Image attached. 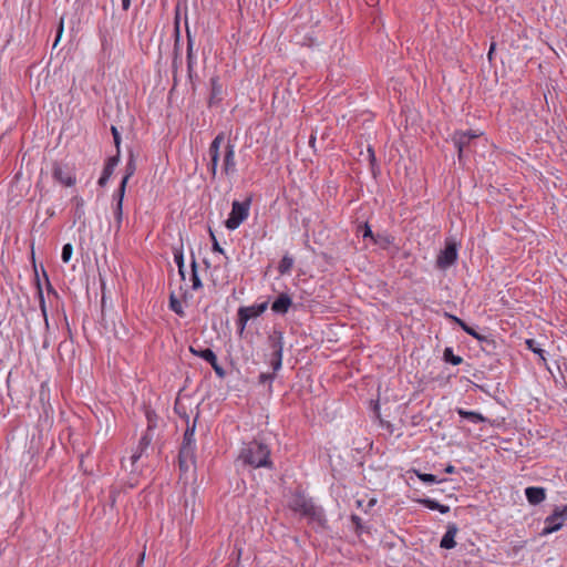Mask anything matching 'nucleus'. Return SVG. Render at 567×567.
Wrapping results in <instances>:
<instances>
[{"mask_svg": "<svg viewBox=\"0 0 567 567\" xmlns=\"http://www.w3.org/2000/svg\"><path fill=\"white\" fill-rule=\"evenodd\" d=\"M135 171H136V163H135V159H134V155L131 152L130 158H128V161L126 163L125 174H124V176H123L118 187H123L124 186V190H125L126 189V184H127L130 177L133 176Z\"/></svg>", "mask_w": 567, "mask_h": 567, "instance_id": "5701e85b", "label": "nucleus"}, {"mask_svg": "<svg viewBox=\"0 0 567 567\" xmlns=\"http://www.w3.org/2000/svg\"><path fill=\"white\" fill-rule=\"evenodd\" d=\"M146 417H147V430L146 431H148V433H151L153 427H155V425H156L155 424L156 414L154 412L147 411Z\"/></svg>", "mask_w": 567, "mask_h": 567, "instance_id": "3c124183", "label": "nucleus"}, {"mask_svg": "<svg viewBox=\"0 0 567 567\" xmlns=\"http://www.w3.org/2000/svg\"><path fill=\"white\" fill-rule=\"evenodd\" d=\"M189 351L195 357H198L208 363H210L212 361H215V358L217 357L210 348H200V347L196 348L194 346H190Z\"/></svg>", "mask_w": 567, "mask_h": 567, "instance_id": "aec40b11", "label": "nucleus"}, {"mask_svg": "<svg viewBox=\"0 0 567 567\" xmlns=\"http://www.w3.org/2000/svg\"><path fill=\"white\" fill-rule=\"evenodd\" d=\"M169 308L178 316L184 315L181 301L173 293L169 297Z\"/></svg>", "mask_w": 567, "mask_h": 567, "instance_id": "c9c22d12", "label": "nucleus"}, {"mask_svg": "<svg viewBox=\"0 0 567 567\" xmlns=\"http://www.w3.org/2000/svg\"><path fill=\"white\" fill-rule=\"evenodd\" d=\"M239 458L244 464L254 468H274V463L270 458V449L266 443L259 440H252L244 444L239 454Z\"/></svg>", "mask_w": 567, "mask_h": 567, "instance_id": "f257e3e1", "label": "nucleus"}, {"mask_svg": "<svg viewBox=\"0 0 567 567\" xmlns=\"http://www.w3.org/2000/svg\"><path fill=\"white\" fill-rule=\"evenodd\" d=\"M292 266H293V258L288 255H285L279 262L278 271L281 275L288 274V272H290Z\"/></svg>", "mask_w": 567, "mask_h": 567, "instance_id": "2f4dec72", "label": "nucleus"}, {"mask_svg": "<svg viewBox=\"0 0 567 567\" xmlns=\"http://www.w3.org/2000/svg\"><path fill=\"white\" fill-rule=\"evenodd\" d=\"M436 511H439L441 514H446L450 512V506L439 503V508Z\"/></svg>", "mask_w": 567, "mask_h": 567, "instance_id": "bf43d9fd", "label": "nucleus"}, {"mask_svg": "<svg viewBox=\"0 0 567 567\" xmlns=\"http://www.w3.org/2000/svg\"><path fill=\"white\" fill-rule=\"evenodd\" d=\"M466 333L470 334L471 337L477 339L482 344H486V346H494L495 342L494 340L489 339L488 337L486 336H483L481 333H478L474 328H472L471 326L468 327V329L466 330Z\"/></svg>", "mask_w": 567, "mask_h": 567, "instance_id": "473e14b6", "label": "nucleus"}, {"mask_svg": "<svg viewBox=\"0 0 567 567\" xmlns=\"http://www.w3.org/2000/svg\"><path fill=\"white\" fill-rule=\"evenodd\" d=\"M444 317L456 323L464 332H466L470 327L464 320L449 312H444Z\"/></svg>", "mask_w": 567, "mask_h": 567, "instance_id": "4c0bfd02", "label": "nucleus"}, {"mask_svg": "<svg viewBox=\"0 0 567 567\" xmlns=\"http://www.w3.org/2000/svg\"><path fill=\"white\" fill-rule=\"evenodd\" d=\"M412 472L419 477V480L421 482H423L426 485L440 484V483H444V482L449 481L445 477L444 478H439L434 474L422 473L420 470H415V468H413Z\"/></svg>", "mask_w": 567, "mask_h": 567, "instance_id": "4be33fe9", "label": "nucleus"}, {"mask_svg": "<svg viewBox=\"0 0 567 567\" xmlns=\"http://www.w3.org/2000/svg\"><path fill=\"white\" fill-rule=\"evenodd\" d=\"M374 504H375V499H371V501L369 502V506H373Z\"/></svg>", "mask_w": 567, "mask_h": 567, "instance_id": "338daca9", "label": "nucleus"}, {"mask_svg": "<svg viewBox=\"0 0 567 567\" xmlns=\"http://www.w3.org/2000/svg\"><path fill=\"white\" fill-rule=\"evenodd\" d=\"M236 172L235 162V145L230 142L227 143L224 161H223V173L227 176L233 175Z\"/></svg>", "mask_w": 567, "mask_h": 567, "instance_id": "1a4fd4ad", "label": "nucleus"}, {"mask_svg": "<svg viewBox=\"0 0 567 567\" xmlns=\"http://www.w3.org/2000/svg\"><path fill=\"white\" fill-rule=\"evenodd\" d=\"M118 162H120V155L118 154H116L114 156H111L107 159V162H106V164H105V166L103 168L102 175H101V177L99 178V182H97V184L101 187H104L107 184V182H109L110 177L112 176V174L114 172V168L116 167Z\"/></svg>", "mask_w": 567, "mask_h": 567, "instance_id": "f8f14e48", "label": "nucleus"}, {"mask_svg": "<svg viewBox=\"0 0 567 567\" xmlns=\"http://www.w3.org/2000/svg\"><path fill=\"white\" fill-rule=\"evenodd\" d=\"M197 417H198V414L194 419L192 425H189L187 423V427L185 430V433H184V436H183V442H182V445H181V449H179V452H182L184 456L185 455L186 456H192V454H195V450H196L195 430H196V420H197Z\"/></svg>", "mask_w": 567, "mask_h": 567, "instance_id": "0eeeda50", "label": "nucleus"}, {"mask_svg": "<svg viewBox=\"0 0 567 567\" xmlns=\"http://www.w3.org/2000/svg\"><path fill=\"white\" fill-rule=\"evenodd\" d=\"M195 454H192V456H184L182 452L178 453V465L182 472H187L189 470V465L195 464Z\"/></svg>", "mask_w": 567, "mask_h": 567, "instance_id": "c756f323", "label": "nucleus"}, {"mask_svg": "<svg viewBox=\"0 0 567 567\" xmlns=\"http://www.w3.org/2000/svg\"><path fill=\"white\" fill-rule=\"evenodd\" d=\"M111 132H112V135H113L114 144H115V146L117 148V153L116 154L120 155L121 134H120V132H118L116 126H112L111 127Z\"/></svg>", "mask_w": 567, "mask_h": 567, "instance_id": "8fccbe9b", "label": "nucleus"}, {"mask_svg": "<svg viewBox=\"0 0 567 567\" xmlns=\"http://www.w3.org/2000/svg\"><path fill=\"white\" fill-rule=\"evenodd\" d=\"M495 51V43H492L491 47H489V50H488V59L492 60V54L494 53Z\"/></svg>", "mask_w": 567, "mask_h": 567, "instance_id": "69168bd1", "label": "nucleus"}, {"mask_svg": "<svg viewBox=\"0 0 567 567\" xmlns=\"http://www.w3.org/2000/svg\"><path fill=\"white\" fill-rule=\"evenodd\" d=\"M274 378H275V374H271V373H260L259 374V383L260 384L271 383Z\"/></svg>", "mask_w": 567, "mask_h": 567, "instance_id": "5fc2aeb1", "label": "nucleus"}, {"mask_svg": "<svg viewBox=\"0 0 567 567\" xmlns=\"http://www.w3.org/2000/svg\"><path fill=\"white\" fill-rule=\"evenodd\" d=\"M456 524L452 523L447 525L446 532L443 535L440 546L444 549H452L456 546L455 536L457 534Z\"/></svg>", "mask_w": 567, "mask_h": 567, "instance_id": "2eb2a0df", "label": "nucleus"}, {"mask_svg": "<svg viewBox=\"0 0 567 567\" xmlns=\"http://www.w3.org/2000/svg\"><path fill=\"white\" fill-rule=\"evenodd\" d=\"M526 346L529 350H532L534 353H537L543 360H546L544 353L545 351L543 349H540L539 347L536 346V342L535 340L533 339H527L526 340Z\"/></svg>", "mask_w": 567, "mask_h": 567, "instance_id": "37998d69", "label": "nucleus"}, {"mask_svg": "<svg viewBox=\"0 0 567 567\" xmlns=\"http://www.w3.org/2000/svg\"><path fill=\"white\" fill-rule=\"evenodd\" d=\"M351 522L354 525V532L357 535H361L365 530V527L362 524V519L358 515L352 514Z\"/></svg>", "mask_w": 567, "mask_h": 567, "instance_id": "a19ab883", "label": "nucleus"}, {"mask_svg": "<svg viewBox=\"0 0 567 567\" xmlns=\"http://www.w3.org/2000/svg\"><path fill=\"white\" fill-rule=\"evenodd\" d=\"M186 34H187V53H186V61H187V72L188 78L190 82H193V65H194V53H193V47H194V39L190 34V31L188 27H186Z\"/></svg>", "mask_w": 567, "mask_h": 567, "instance_id": "a211bd4d", "label": "nucleus"}, {"mask_svg": "<svg viewBox=\"0 0 567 567\" xmlns=\"http://www.w3.org/2000/svg\"><path fill=\"white\" fill-rule=\"evenodd\" d=\"M175 59L177 58V50H178V42H179V38H181V33H179V22H178V19L176 18V21H175Z\"/></svg>", "mask_w": 567, "mask_h": 567, "instance_id": "864d4df0", "label": "nucleus"}, {"mask_svg": "<svg viewBox=\"0 0 567 567\" xmlns=\"http://www.w3.org/2000/svg\"><path fill=\"white\" fill-rule=\"evenodd\" d=\"M478 136L480 133L473 130L454 132V134L452 135V142L454 146L457 148L460 161H462L464 151L470 145L471 141Z\"/></svg>", "mask_w": 567, "mask_h": 567, "instance_id": "423d86ee", "label": "nucleus"}, {"mask_svg": "<svg viewBox=\"0 0 567 567\" xmlns=\"http://www.w3.org/2000/svg\"><path fill=\"white\" fill-rule=\"evenodd\" d=\"M53 177L65 186H72L75 183V176L68 168L60 165H54Z\"/></svg>", "mask_w": 567, "mask_h": 567, "instance_id": "4468645a", "label": "nucleus"}, {"mask_svg": "<svg viewBox=\"0 0 567 567\" xmlns=\"http://www.w3.org/2000/svg\"><path fill=\"white\" fill-rule=\"evenodd\" d=\"M268 343L272 351L284 350V333L280 330L275 329L268 336Z\"/></svg>", "mask_w": 567, "mask_h": 567, "instance_id": "412c9836", "label": "nucleus"}, {"mask_svg": "<svg viewBox=\"0 0 567 567\" xmlns=\"http://www.w3.org/2000/svg\"><path fill=\"white\" fill-rule=\"evenodd\" d=\"M525 496L530 505H538L546 498V489L539 486L525 488Z\"/></svg>", "mask_w": 567, "mask_h": 567, "instance_id": "ddd939ff", "label": "nucleus"}, {"mask_svg": "<svg viewBox=\"0 0 567 567\" xmlns=\"http://www.w3.org/2000/svg\"><path fill=\"white\" fill-rule=\"evenodd\" d=\"M457 256V243L453 239H446L444 248L437 255L436 267L441 270L450 268L456 262Z\"/></svg>", "mask_w": 567, "mask_h": 567, "instance_id": "20e7f679", "label": "nucleus"}, {"mask_svg": "<svg viewBox=\"0 0 567 567\" xmlns=\"http://www.w3.org/2000/svg\"><path fill=\"white\" fill-rule=\"evenodd\" d=\"M153 440V435L146 431L143 436L141 437L138 445L135 450V452L131 456L132 464H135L142 455L145 453V451L148 449Z\"/></svg>", "mask_w": 567, "mask_h": 567, "instance_id": "dca6fc26", "label": "nucleus"}, {"mask_svg": "<svg viewBox=\"0 0 567 567\" xmlns=\"http://www.w3.org/2000/svg\"><path fill=\"white\" fill-rule=\"evenodd\" d=\"M209 235H210V238H212V248H213V251L215 252H219L221 255H225V250L224 248L219 245L215 234L213 233L212 229H209Z\"/></svg>", "mask_w": 567, "mask_h": 567, "instance_id": "49530a36", "label": "nucleus"}, {"mask_svg": "<svg viewBox=\"0 0 567 567\" xmlns=\"http://www.w3.org/2000/svg\"><path fill=\"white\" fill-rule=\"evenodd\" d=\"M209 364L212 365V368L214 369L215 373L220 379H224L226 377V371H225V369L221 365H219V363L217 361V357L215 358V361H212Z\"/></svg>", "mask_w": 567, "mask_h": 567, "instance_id": "09e8293b", "label": "nucleus"}, {"mask_svg": "<svg viewBox=\"0 0 567 567\" xmlns=\"http://www.w3.org/2000/svg\"><path fill=\"white\" fill-rule=\"evenodd\" d=\"M444 317L456 323L464 332H466L470 327L464 320L449 312H444Z\"/></svg>", "mask_w": 567, "mask_h": 567, "instance_id": "e433bc0d", "label": "nucleus"}, {"mask_svg": "<svg viewBox=\"0 0 567 567\" xmlns=\"http://www.w3.org/2000/svg\"><path fill=\"white\" fill-rule=\"evenodd\" d=\"M291 306L292 300L290 296L282 292L271 303V310L277 315H286Z\"/></svg>", "mask_w": 567, "mask_h": 567, "instance_id": "9b49d317", "label": "nucleus"}, {"mask_svg": "<svg viewBox=\"0 0 567 567\" xmlns=\"http://www.w3.org/2000/svg\"><path fill=\"white\" fill-rule=\"evenodd\" d=\"M38 299H39V302H40V306H41L42 313L47 318V311H45V307H44V299H43V293H42V289H41V286H40V279L39 278H38Z\"/></svg>", "mask_w": 567, "mask_h": 567, "instance_id": "603ef678", "label": "nucleus"}, {"mask_svg": "<svg viewBox=\"0 0 567 567\" xmlns=\"http://www.w3.org/2000/svg\"><path fill=\"white\" fill-rule=\"evenodd\" d=\"M72 254H73V246L71 244H65L63 247H62V252H61V259L63 262H69L72 258Z\"/></svg>", "mask_w": 567, "mask_h": 567, "instance_id": "79ce46f5", "label": "nucleus"}, {"mask_svg": "<svg viewBox=\"0 0 567 567\" xmlns=\"http://www.w3.org/2000/svg\"><path fill=\"white\" fill-rule=\"evenodd\" d=\"M282 352L284 350H277L272 351L271 353L270 365L275 372L278 371L282 365Z\"/></svg>", "mask_w": 567, "mask_h": 567, "instance_id": "f704fd0d", "label": "nucleus"}, {"mask_svg": "<svg viewBox=\"0 0 567 567\" xmlns=\"http://www.w3.org/2000/svg\"><path fill=\"white\" fill-rule=\"evenodd\" d=\"M444 317L456 323L464 332H466L470 327L464 320L449 312H444Z\"/></svg>", "mask_w": 567, "mask_h": 567, "instance_id": "58836bf2", "label": "nucleus"}, {"mask_svg": "<svg viewBox=\"0 0 567 567\" xmlns=\"http://www.w3.org/2000/svg\"><path fill=\"white\" fill-rule=\"evenodd\" d=\"M218 163H219V156H215V155L210 156V161L208 163V169H209L213 178H215V176L217 174Z\"/></svg>", "mask_w": 567, "mask_h": 567, "instance_id": "a18cd8bd", "label": "nucleus"}, {"mask_svg": "<svg viewBox=\"0 0 567 567\" xmlns=\"http://www.w3.org/2000/svg\"><path fill=\"white\" fill-rule=\"evenodd\" d=\"M30 249H31L32 266L35 269V256H37V252H35V245H34L33 241L30 244Z\"/></svg>", "mask_w": 567, "mask_h": 567, "instance_id": "6e6d98bb", "label": "nucleus"}, {"mask_svg": "<svg viewBox=\"0 0 567 567\" xmlns=\"http://www.w3.org/2000/svg\"><path fill=\"white\" fill-rule=\"evenodd\" d=\"M174 260L178 267V272L182 277V279H185V269H184V254L182 248H175L174 249Z\"/></svg>", "mask_w": 567, "mask_h": 567, "instance_id": "7c9ffc66", "label": "nucleus"}, {"mask_svg": "<svg viewBox=\"0 0 567 567\" xmlns=\"http://www.w3.org/2000/svg\"><path fill=\"white\" fill-rule=\"evenodd\" d=\"M291 509L300 513L302 516L309 518L311 522L317 523L323 527L326 524V516L323 509L315 503L305 497L303 495H296L291 503Z\"/></svg>", "mask_w": 567, "mask_h": 567, "instance_id": "f03ea898", "label": "nucleus"}, {"mask_svg": "<svg viewBox=\"0 0 567 567\" xmlns=\"http://www.w3.org/2000/svg\"><path fill=\"white\" fill-rule=\"evenodd\" d=\"M394 240V237L388 234H377L372 238L373 244L380 246L381 248H388Z\"/></svg>", "mask_w": 567, "mask_h": 567, "instance_id": "bb28decb", "label": "nucleus"}, {"mask_svg": "<svg viewBox=\"0 0 567 567\" xmlns=\"http://www.w3.org/2000/svg\"><path fill=\"white\" fill-rule=\"evenodd\" d=\"M144 559H145V553L143 551V553H141L138 555V559H137V564H136L137 566L136 567H142L143 563H144Z\"/></svg>", "mask_w": 567, "mask_h": 567, "instance_id": "680f3d73", "label": "nucleus"}, {"mask_svg": "<svg viewBox=\"0 0 567 567\" xmlns=\"http://www.w3.org/2000/svg\"><path fill=\"white\" fill-rule=\"evenodd\" d=\"M251 205V197L246 198L244 202L234 200L231 204V212L225 221V226L229 230L237 229L248 217Z\"/></svg>", "mask_w": 567, "mask_h": 567, "instance_id": "7ed1b4c3", "label": "nucleus"}, {"mask_svg": "<svg viewBox=\"0 0 567 567\" xmlns=\"http://www.w3.org/2000/svg\"><path fill=\"white\" fill-rule=\"evenodd\" d=\"M224 138H225V135L223 132L219 133L218 135H216V137L213 140V142L210 143L209 148H208L209 156H214V155L219 156V148L224 142Z\"/></svg>", "mask_w": 567, "mask_h": 567, "instance_id": "c85d7f7f", "label": "nucleus"}, {"mask_svg": "<svg viewBox=\"0 0 567 567\" xmlns=\"http://www.w3.org/2000/svg\"><path fill=\"white\" fill-rule=\"evenodd\" d=\"M368 154H369V159H370L371 164L373 165L375 162V154L371 146L368 147Z\"/></svg>", "mask_w": 567, "mask_h": 567, "instance_id": "13d9d810", "label": "nucleus"}, {"mask_svg": "<svg viewBox=\"0 0 567 567\" xmlns=\"http://www.w3.org/2000/svg\"><path fill=\"white\" fill-rule=\"evenodd\" d=\"M359 231L362 233V237L365 239V238H370L372 240V238L374 237V234L371 229V227L369 226L368 223L363 224V225H360L359 226Z\"/></svg>", "mask_w": 567, "mask_h": 567, "instance_id": "de8ad7c7", "label": "nucleus"}, {"mask_svg": "<svg viewBox=\"0 0 567 567\" xmlns=\"http://www.w3.org/2000/svg\"><path fill=\"white\" fill-rule=\"evenodd\" d=\"M524 547H525V542L517 543V544L513 545V551L518 553Z\"/></svg>", "mask_w": 567, "mask_h": 567, "instance_id": "052dcab7", "label": "nucleus"}, {"mask_svg": "<svg viewBox=\"0 0 567 567\" xmlns=\"http://www.w3.org/2000/svg\"><path fill=\"white\" fill-rule=\"evenodd\" d=\"M416 502L431 511H436L439 508V502L432 498H420L416 499Z\"/></svg>", "mask_w": 567, "mask_h": 567, "instance_id": "c03bdc74", "label": "nucleus"}, {"mask_svg": "<svg viewBox=\"0 0 567 567\" xmlns=\"http://www.w3.org/2000/svg\"><path fill=\"white\" fill-rule=\"evenodd\" d=\"M49 389H48V383L47 382H42L41 383V389H40V401L42 403V406H43V413H44V425L45 426H51L52 424V419H53V409L52 406L50 405L49 403Z\"/></svg>", "mask_w": 567, "mask_h": 567, "instance_id": "6e6552de", "label": "nucleus"}, {"mask_svg": "<svg viewBox=\"0 0 567 567\" xmlns=\"http://www.w3.org/2000/svg\"><path fill=\"white\" fill-rule=\"evenodd\" d=\"M368 154H369V159H370L371 164L373 165L375 162V154L371 146L368 147Z\"/></svg>", "mask_w": 567, "mask_h": 567, "instance_id": "4d7b16f0", "label": "nucleus"}, {"mask_svg": "<svg viewBox=\"0 0 567 567\" xmlns=\"http://www.w3.org/2000/svg\"><path fill=\"white\" fill-rule=\"evenodd\" d=\"M131 6V0H122V8L124 11H127Z\"/></svg>", "mask_w": 567, "mask_h": 567, "instance_id": "0e129e2a", "label": "nucleus"}, {"mask_svg": "<svg viewBox=\"0 0 567 567\" xmlns=\"http://www.w3.org/2000/svg\"><path fill=\"white\" fill-rule=\"evenodd\" d=\"M444 473L453 474V473H455V467L452 464H449V465L445 466Z\"/></svg>", "mask_w": 567, "mask_h": 567, "instance_id": "e2e57ef3", "label": "nucleus"}, {"mask_svg": "<svg viewBox=\"0 0 567 567\" xmlns=\"http://www.w3.org/2000/svg\"><path fill=\"white\" fill-rule=\"evenodd\" d=\"M124 195H125L124 186L118 187L116 189V192L114 193V200L116 202L115 207H114V219H115V226H116L117 230L121 228L122 220H123Z\"/></svg>", "mask_w": 567, "mask_h": 567, "instance_id": "9d476101", "label": "nucleus"}, {"mask_svg": "<svg viewBox=\"0 0 567 567\" xmlns=\"http://www.w3.org/2000/svg\"><path fill=\"white\" fill-rule=\"evenodd\" d=\"M444 317L456 323L464 332H466L470 327L464 320L449 312H444Z\"/></svg>", "mask_w": 567, "mask_h": 567, "instance_id": "ea45409f", "label": "nucleus"}, {"mask_svg": "<svg viewBox=\"0 0 567 567\" xmlns=\"http://www.w3.org/2000/svg\"><path fill=\"white\" fill-rule=\"evenodd\" d=\"M456 413L461 417H463V419H465L468 422L474 423V424L484 423V422L488 421L487 417H485L481 413L475 412V411H466L463 408H457L456 409Z\"/></svg>", "mask_w": 567, "mask_h": 567, "instance_id": "6ab92c4d", "label": "nucleus"}, {"mask_svg": "<svg viewBox=\"0 0 567 567\" xmlns=\"http://www.w3.org/2000/svg\"><path fill=\"white\" fill-rule=\"evenodd\" d=\"M190 268H192V274H190L192 289L198 290L203 287V282L198 275V266H197L194 255H192Z\"/></svg>", "mask_w": 567, "mask_h": 567, "instance_id": "393cba45", "label": "nucleus"}, {"mask_svg": "<svg viewBox=\"0 0 567 567\" xmlns=\"http://www.w3.org/2000/svg\"><path fill=\"white\" fill-rule=\"evenodd\" d=\"M73 202L75 203V209H74V218H75V221L76 220H80L82 221V225L85 226V220H84V200L82 197H79V196H75L73 198Z\"/></svg>", "mask_w": 567, "mask_h": 567, "instance_id": "a878e982", "label": "nucleus"}, {"mask_svg": "<svg viewBox=\"0 0 567 567\" xmlns=\"http://www.w3.org/2000/svg\"><path fill=\"white\" fill-rule=\"evenodd\" d=\"M249 316V319L257 318L262 315L268 308V301L252 305L249 307H240Z\"/></svg>", "mask_w": 567, "mask_h": 567, "instance_id": "b1692460", "label": "nucleus"}, {"mask_svg": "<svg viewBox=\"0 0 567 567\" xmlns=\"http://www.w3.org/2000/svg\"><path fill=\"white\" fill-rule=\"evenodd\" d=\"M565 522H567V505L563 507L556 506L553 513L546 517L545 527L540 535L546 536L559 530L564 526Z\"/></svg>", "mask_w": 567, "mask_h": 567, "instance_id": "39448f33", "label": "nucleus"}, {"mask_svg": "<svg viewBox=\"0 0 567 567\" xmlns=\"http://www.w3.org/2000/svg\"><path fill=\"white\" fill-rule=\"evenodd\" d=\"M61 33H62V25H60L58 39L60 38Z\"/></svg>", "mask_w": 567, "mask_h": 567, "instance_id": "774afa93", "label": "nucleus"}, {"mask_svg": "<svg viewBox=\"0 0 567 567\" xmlns=\"http://www.w3.org/2000/svg\"><path fill=\"white\" fill-rule=\"evenodd\" d=\"M249 320V316L244 311V309L239 308L237 312V326L240 336L244 333L246 324Z\"/></svg>", "mask_w": 567, "mask_h": 567, "instance_id": "72a5a7b5", "label": "nucleus"}, {"mask_svg": "<svg viewBox=\"0 0 567 567\" xmlns=\"http://www.w3.org/2000/svg\"><path fill=\"white\" fill-rule=\"evenodd\" d=\"M210 86L208 104L209 106H213L223 100V85L219 83L218 76H213L210 79Z\"/></svg>", "mask_w": 567, "mask_h": 567, "instance_id": "f3484780", "label": "nucleus"}, {"mask_svg": "<svg viewBox=\"0 0 567 567\" xmlns=\"http://www.w3.org/2000/svg\"><path fill=\"white\" fill-rule=\"evenodd\" d=\"M443 360L453 365H458L463 362L462 357L454 354L453 349L447 347L443 351Z\"/></svg>", "mask_w": 567, "mask_h": 567, "instance_id": "cd10ccee", "label": "nucleus"}]
</instances>
